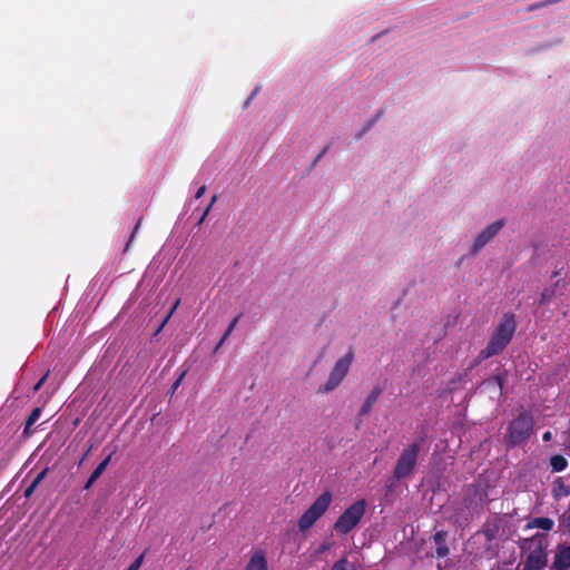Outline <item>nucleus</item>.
Masks as SVG:
<instances>
[{"mask_svg":"<svg viewBox=\"0 0 570 570\" xmlns=\"http://www.w3.org/2000/svg\"><path fill=\"white\" fill-rule=\"evenodd\" d=\"M142 556H139L128 568L127 570H139L142 563Z\"/></svg>","mask_w":570,"mask_h":570,"instance_id":"bb28decb","label":"nucleus"},{"mask_svg":"<svg viewBox=\"0 0 570 570\" xmlns=\"http://www.w3.org/2000/svg\"><path fill=\"white\" fill-rule=\"evenodd\" d=\"M140 223H141V218H140V219L138 220V223L136 224V226H135V228H134V230H132V233H131V235H130V237H129V239H128V242H127V244H126V246H125V248H124L125 250H128V249H129V247L131 246L132 239H134V237L136 236V234H137V232H138V228H139V226H140Z\"/></svg>","mask_w":570,"mask_h":570,"instance_id":"393cba45","label":"nucleus"},{"mask_svg":"<svg viewBox=\"0 0 570 570\" xmlns=\"http://www.w3.org/2000/svg\"><path fill=\"white\" fill-rule=\"evenodd\" d=\"M381 35H382V33H377V35L373 36V37L371 38V42H375V41L381 37Z\"/></svg>","mask_w":570,"mask_h":570,"instance_id":"f704fd0d","label":"nucleus"},{"mask_svg":"<svg viewBox=\"0 0 570 570\" xmlns=\"http://www.w3.org/2000/svg\"><path fill=\"white\" fill-rule=\"evenodd\" d=\"M504 226L503 220H497L484 228L475 238L472 249H481L484 247Z\"/></svg>","mask_w":570,"mask_h":570,"instance_id":"6e6552de","label":"nucleus"},{"mask_svg":"<svg viewBox=\"0 0 570 570\" xmlns=\"http://www.w3.org/2000/svg\"><path fill=\"white\" fill-rule=\"evenodd\" d=\"M553 295H554V289L544 288L543 292L541 293L540 304L549 303Z\"/></svg>","mask_w":570,"mask_h":570,"instance_id":"4be33fe9","label":"nucleus"},{"mask_svg":"<svg viewBox=\"0 0 570 570\" xmlns=\"http://www.w3.org/2000/svg\"><path fill=\"white\" fill-rule=\"evenodd\" d=\"M331 570H358L357 567L350 562L346 558H341L337 560Z\"/></svg>","mask_w":570,"mask_h":570,"instance_id":"a211bd4d","label":"nucleus"},{"mask_svg":"<svg viewBox=\"0 0 570 570\" xmlns=\"http://www.w3.org/2000/svg\"><path fill=\"white\" fill-rule=\"evenodd\" d=\"M552 568L554 570L570 569V544L559 547V550L554 556Z\"/></svg>","mask_w":570,"mask_h":570,"instance_id":"1a4fd4ad","label":"nucleus"},{"mask_svg":"<svg viewBox=\"0 0 570 570\" xmlns=\"http://www.w3.org/2000/svg\"><path fill=\"white\" fill-rule=\"evenodd\" d=\"M354 357L355 354L352 348H350L342 357H340L331 370L326 382L318 386L317 393L327 394L337 389L348 374Z\"/></svg>","mask_w":570,"mask_h":570,"instance_id":"20e7f679","label":"nucleus"},{"mask_svg":"<svg viewBox=\"0 0 570 570\" xmlns=\"http://www.w3.org/2000/svg\"><path fill=\"white\" fill-rule=\"evenodd\" d=\"M332 502V494L328 491L323 492L312 503V505L303 513L298 520V529L301 532L309 530L315 522L327 511Z\"/></svg>","mask_w":570,"mask_h":570,"instance_id":"423d86ee","label":"nucleus"},{"mask_svg":"<svg viewBox=\"0 0 570 570\" xmlns=\"http://www.w3.org/2000/svg\"><path fill=\"white\" fill-rule=\"evenodd\" d=\"M448 533L444 530L436 531L433 535V542L435 544V556L438 558H445L450 553V549L446 544Z\"/></svg>","mask_w":570,"mask_h":570,"instance_id":"9d476101","label":"nucleus"},{"mask_svg":"<svg viewBox=\"0 0 570 570\" xmlns=\"http://www.w3.org/2000/svg\"><path fill=\"white\" fill-rule=\"evenodd\" d=\"M551 472H562L568 468V460L561 455L556 454L550 458Z\"/></svg>","mask_w":570,"mask_h":570,"instance_id":"4468645a","label":"nucleus"},{"mask_svg":"<svg viewBox=\"0 0 570 570\" xmlns=\"http://www.w3.org/2000/svg\"><path fill=\"white\" fill-rule=\"evenodd\" d=\"M559 0H546V1H541V2H535V3H532L530 4L528 8H527V11L531 12L533 10H538V9H541V8H544V7H548L550 4H554L557 3Z\"/></svg>","mask_w":570,"mask_h":570,"instance_id":"aec40b11","label":"nucleus"},{"mask_svg":"<svg viewBox=\"0 0 570 570\" xmlns=\"http://www.w3.org/2000/svg\"><path fill=\"white\" fill-rule=\"evenodd\" d=\"M438 570H442V566L440 563L438 564Z\"/></svg>","mask_w":570,"mask_h":570,"instance_id":"e433bc0d","label":"nucleus"},{"mask_svg":"<svg viewBox=\"0 0 570 570\" xmlns=\"http://www.w3.org/2000/svg\"><path fill=\"white\" fill-rule=\"evenodd\" d=\"M381 393H382V389L380 386L373 387V390L366 396V399L360 410V413H358L360 416H365L372 411V407L379 400Z\"/></svg>","mask_w":570,"mask_h":570,"instance_id":"9b49d317","label":"nucleus"},{"mask_svg":"<svg viewBox=\"0 0 570 570\" xmlns=\"http://www.w3.org/2000/svg\"><path fill=\"white\" fill-rule=\"evenodd\" d=\"M517 330L515 316L512 313H504L495 326L487 346L480 352L479 357L487 360L499 355L511 342Z\"/></svg>","mask_w":570,"mask_h":570,"instance_id":"f257e3e1","label":"nucleus"},{"mask_svg":"<svg viewBox=\"0 0 570 570\" xmlns=\"http://www.w3.org/2000/svg\"><path fill=\"white\" fill-rule=\"evenodd\" d=\"M96 481H97L96 479H94L92 476H89L86 484L83 485V490H89Z\"/></svg>","mask_w":570,"mask_h":570,"instance_id":"c756f323","label":"nucleus"},{"mask_svg":"<svg viewBox=\"0 0 570 570\" xmlns=\"http://www.w3.org/2000/svg\"><path fill=\"white\" fill-rule=\"evenodd\" d=\"M226 341H223V337L219 340V342L216 344L215 348H214V353H216L220 347L222 345L225 343Z\"/></svg>","mask_w":570,"mask_h":570,"instance_id":"72a5a7b5","label":"nucleus"},{"mask_svg":"<svg viewBox=\"0 0 570 570\" xmlns=\"http://www.w3.org/2000/svg\"><path fill=\"white\" fill-rule=\"evenodd\" d=\"M534 421L532 415L522 411L508 426L505 441L508 446H515L525 443L532 434Z\"/></svg>","mask_w":570,"mask_h":570,"instance_id":"f03ea898","label":"nucleus"},{"mask_svg":"<svg viewBox=\"0 0 570 570\" xmlns=\"http://www.w3.org/2000/svg\"><path fill=\"white\" fill-rule=\"evenodd\" d=\"M546 566L547 553L542 547H537L528 553L522 570H543Z\"/></svg>","mask_w":570,"mask_h":570,"instance_id":"0eeeda50","label":"nucleus"},{"mask_svg":"<svg viewBox=\"0 0 570 570\" xmlns=\"http://www.w3.org/2000/svg\"><path fill=\"white\" fill-rule=\"evenodd\" d=\"M553 525L554 521L547 517L534 518L528 523L529 528H537L544 531H551L553 529Z\"/></svg>","mask_w":570,"mask_h":570,"instance_id":"ddd939ff","label":"nucleus"},{"mask_svg":"<svg viewBox=\"0 0 570 570\" xmlns=\"http://www.w3.org/2000/svg\"><path fill=\"white\" fill-rule=\"evenodd\" d=\"M40 415H41V409L40 407H36V409H33L31 411V413L29 414V416H28V419L26 421V424H24V430H23L24 434L29 433V430L39 420Z\"/></svg>","mask_w":570,"mask_h":570,"instance_id":"f3484780","label":"nucleus"},{"mask_svg":"<svg viewBox=\"0 0 570 570\" xmlns=\"http://www.w3.org/2000/svg\"><path fill=\"white\" fill-rule=\"evenodd\" d=\"M110 460H111V454H109L105 460H102L97 466L96 469L92 471V473L90 474V476H92L94 479L98 480L99 476L104 473V471L107 469L108 464L110 463Z\"/></svg>","mask_w":570,"mask_h":570,"instance_id":"6ab92c4d","label":"nucleus"},{"mask_svg":"<svg viewBox=\"0 0 570 570\" xmlns=\"http://www.w3.org/2000/svg\"><path fill=\"white\" fill-rule=\"evenodd\" d=\"M328 146H326L315 158L314 163H317L325 154L326 151L328 150Z\"/></svg>","mask_w":570,"mask_h":570,"instance_id":"2f4dec72","label":"nucleus"},{"mask_svg":"<svg viewBox=\"0 0 570 570\" xmlns=\"http://www.w3.org/2000/svg\"><path fill=\"white\" fill-rule=\"evenodd\" d=\"M186 373H187V370H184V371L179 374V376L177 377V380L173 383V385H171V391H173V392H175V391L178 389V386L181 384V382H183V380H184V377H185Z\"/></svg>","mask_w":570,"mask_h":570,"instance_id":"a878e982","label":"nucleus"},{"mask_svg":"<svg viewBox=\"0 0 570 570\" xmlns=\"http://www.w3.org/2000/svg\"><path fill=\"white\" fill-rule=\"evenodd\" d=\"M366 511V501L364 499L355 501L337 518L334 523V530L340 534H347L357 527Z\"/></svg>","mask_w":570,"mask_h":570,"instance_id":"39448f33","label":"nucleus"},{"mask_svg":"<svg viewBox=\"0 0 570 570\" xmlns=\"http://www.w3.org/2000/svg\"><path fill=\"white\" fill-rule=\"evenodd\" d=\"M246 570H268L265 554L263 551H256L250 558Z\"/></svg>","mask_w":570,"mask_h":570,"instance_id":"f8f14e48","label":"nucleus"},{"mask_svg":"<svg viewBox=\"0 0 570 570\" xmlns=\"http://www.w3.org/2000/svg\"><path fill=\"white\" fill-rule=\"evenodd\" d=\"M425 438H426V435L424 433H422L419 441H415V442L409 444L402 451L401 455L399 456V459L395 463L394 471H393V476L396 480L406 479L413 473V471L417 464L419 453L421 451V444L425 441Z\"/></svg>","mask_w":570,"mask_h":570,"instance_id":"7ed1b4c3","label":"nucleus"},{"mask_svg":"<svg viewBox=\"0 0 570 570\" xmlns=\"http://www.w3.org/2000/svg\"><path fill=\"white\" fill-rule=\"evenodd\" d=\"M560 523L566 529V531L570 533V507L562 514Z\"/></svg>","mask_w":570,"mask_h":570,"instance_id":"5701e85b","label":"nucleus"},{"mask_svg":"<svg viewBox=\"0 0 570 570\" xmlns=\"http://www.w3.org/2000/svg\"><path fill=\"white\" fill-rule=\"evenodd\" d=\"M240 320V315H237L235 316L232 322L229 323L227 330L225 331L224 335H223V341H226L230 334L233 333V331L235 330V327L237 326L238 322Z\"/></svg>","mask_w":570,"mask_h":570,"instance_id":"412c9836","label":"nucleus"},{"mask_svg":"<svg viewBox=\"0 0 570 570\" xmlns=\"http://www.w3.org/2000/svg\"><path fill=\"white\" fill-rule=\"evenodd\" d=\"M551 439H552V433H551L550 431H547V432H544V433H543V435H542V440H543L544 442H548V441H550Z\"/></svg>","mask_w":570,"mask_h":570,"instance_id":"473e14b6","label":"nucleus"},{"mask_svg":"<svg viewBox=\"0 0 570 570\" xmlns=\"http://www.w3.org/2000/svg\"><path fill=\"white\" fill-rule=\"evenodd\" d=\"M179 303H180V299H177V301L175 302V304H174V305H173V307L170 308V311H169L168 315L166 316V318H165L164 323L161 324L160 328L166 324V322L169 320V317L174 314V312H175V311H176V308L178 307Z\"/></svg>","mask_w":570,"mask_h":570,"instance_id":"c85d7f7f","label":"nucleus"},{"mask_svg":"<svg viewBox=\"0 0 570 570\" xmlns=\"http://www.w3.org/2000/svg\"><path fill=\"white\" fill-rule=\"evenodd\" d=\"M216 200H217V195H214L212 200H210V203L208 204V206L205 208L204 213L202 214V216H200V218H199V220L197 223L198 225H202L205 222L206 217L208 216V214H209V212L212 209V206L214 205V203Z\"/></svg>","mask_w":570,"mask_h":570,"instance_id":"b1692460","label":"nucleus"},{"mask_svg":"<svg viewBox=\"0 0 570 570\" xmlns=\"http://www.w3.org/2000/svg\"><path fill=\"white\" fill-rule=\"evenodd\" d=\"M205 191H206V186H205V185H203V186H202V187H199V188H198V190L196 191L195 197H196L197 199H198V198H200V197H203V195L205 194Z\"/></svg>","mask_w":570,"mask_h":570,"instance_id":"7c9ffc66","label":"nucleus"},{"mask_svg":"<svg viewBox=\"0 0 570 570\" xmlns=\"http://www.w3.org/2000/svg\"><path fill=\"white\" fill-rule=\"evenodd\" d=\"M553 495L554 498L570 495V483H564L562 478H558L553 482Z\"/></svg>","mask_w":570,"mask_h":570,"instance_id":"2eb2a0df","label":"nucleus"},{"mask_svg":"<svg viewBox=\"0 0 570 570\" xmlns=\"http://www.w3.org/2000/svg\"><path fill=\"white\" fill-rule=\"evenodd\" d=\"M373 124H374V120L370 121V122L367 124V126H366L365 130H366V129H368Z\"/></svg>","mask_w":570,"mask_h":570,"instance_id":"c9c22d12","label":"nucleus"},{"mask_svg":"<svg viewBox=\"0 0 570 570\" xmlns=\"http://www.w3.org/2000/svg\"><path fill=\"white\" fill-rule=\"evenodd\" d=\"M49 375V372H47L37 383L36 385L33 386V392H38L42 385L45 384L47 377Z\"/></svg>","mask_w":570,"mask_h":570,"instance_id":"cd10ccee","label":"nucleus"},{"mask_svg":"<svg viewBox=\"0 0 570 570\" xmlns=\"http://www.w3.org/2000/svg\"><path fill=\"white\" fill-rule=\"evenodd\" d=\"M47 469L42 470L37 474V476L32 480V482L24 490V497L30 498L35 490L38 488V485L41 483V481L45 479L47 474Z\"/></svg>","mask_w":570,"mask_h":570,"instance_id":"dca6fc26","label":"nucleus"}]
</instances>
